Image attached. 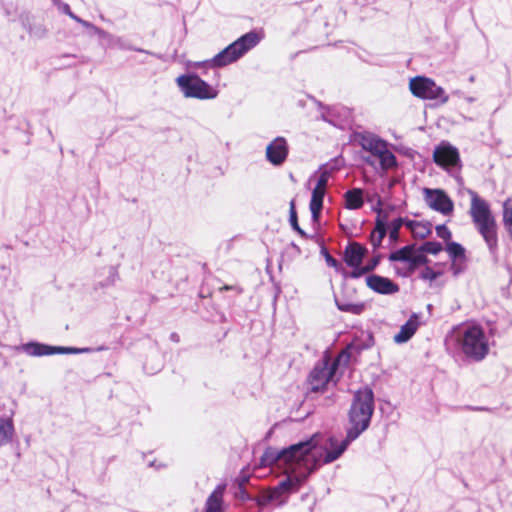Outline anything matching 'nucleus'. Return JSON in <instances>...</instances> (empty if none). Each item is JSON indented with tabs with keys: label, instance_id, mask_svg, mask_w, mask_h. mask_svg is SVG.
Instances as JSON below:
<instances>
[{
	"label": "nucleus",
	"instance_id": "nucleus-18",
	"mask_svg": "<svg viewBox=\"0 0 512 512\" xmlns=\"http://www.w3.org/2000/svg\"><path fill=\"white\" fill-rule=\"evenodd\" d=\"M19 349L32 357H41L55 354V346L40 343L37 341H30L22 344Z\"/></svg>",
	"mask_w": 512,
	"mask_h": 512
},
{
	"label": "nucleus",
	"instance_id": "nucleus-6",
	"mask_svg": "<svg viewBox=\"0 0 512 512\" xmlns=\"http://www.w3.org/2000/svg\"><path fill=\"white\" fill-rule=\"evenodd\" d=\"M176 83L186 98L215 99L218 91L196 73H186L176 78Z\"/></svg>",
	"mask_w": 512,
	"mask_h": 512
},
{
	"label": "nucleus",
	"instance_id": "nucleus-47",
	"mask_svg": "<svg viewBox=\"0 0 512 512\" xmlns=\"http://www.w3.org/2000/svg\"><path fill=\"white\" fill-rule=\"evenodd\" d=\"M221 290H234L236 291L238 294L242 293V288L239 287V286H230V285H225L221 288Z\"/></svg>",
	"mask_w": 512,
	"mask_h": 512
},
{
	"label": "nucleus",
	"instance_id": "nucleus-45",
	"mask_svg": "<svg viewBox=\"0 0 512 512\" xmlns=\"http://www.w3.org/2000/svg\"><path fill=\"white\" fill-rule=\"evenodd\" d=\"M420 224L421 223L418 222V221L409 220V219H406V218H405V221H404V225H406V227L408 229H410L412 233L414 232V230H416V227H419Z\"/></svg>",
	"mask_w": 512,
	"mask_h": 512
},
{
	"label": "nucleus",
	"instance_id": "nucleus-4",
	"mask_svg": "<svg viewBox=\"0 0 512 512\" xmlns=\"http://www.w3.org/2000/svg\"><path fill=\"white\" fill-rule=\"evenodd\" d=\"M260 42L259 34L252 30L237 40L229 44L219 53H217L212 59L205 60L202 62L195 63L196 67H224L227 66L245 55L249 50L254 48Z\"/></svg>",
	"mask_w": 512,
	"mask_h": 512
},
{
	"label": "nucleus",
	"instance_id": "nucleus-8",
	"mask_svg": "<svg viewBox=\"0 0 512 512\" xmlns=\"http://www.w3.org/2000/svg\"><path fill=\"white\" fill-rule=\"evenodd\" d=\"M411 93L421 99L439 100L440 104H445L449 100V96L444 89L425 76H416L409 82Z\"/></svg>",
	"mask_w": 512,
	"mask_h": 512
},
{
	"label": "nucleus",
	"instance_id": "nucleus-48",
	"mask_svg": "<svg viewBox=\"0 0 512 512\" xmlns=\"http://www.w3.org/2000/svg\"><path fill=\"white\" fill-rule=\"evenodd\" d=\"M78 23L82 24L84 27H87V28H92V29H95L96 31H98L99 29L97 27H95L92 23L86 21V20H83L81 19V21H78Z\"/></svg>",
	"mask_w": 512,
	"mask_h": 512
},
{
	"label": "nucleus",
	"instance_id": "nucleus-58",
	"mask_svg": "<svg viewBox=\"0 0 512 512\" xmlns=\"http://www.w3.org/2000/svg\"><path fill=\"white\" fill-rule=\"evenodd\" d=\"M468 101L472 102V101H474V99L473 98H468Z\"/></svg>",
	"mask_w": 512,
	"mask_h": 512
},
{
	"label": "nucleus",
	"instance_id": "nucleus-31",
	"mask_svg": "<svg viewBox=\"0 0 512 512\" xmlns=\"http://www.w3.org/2000/svg\"><path fill=\"white\" fill-rule=\"evenodd\" d=\"M418 249L426 254L437 255L443 250V246L437 241H426L418 247Z\"/></svg>",
	"mask_w": 512,
	"mask_h": 512
},
{
	"label": "nucleus",
	"instance_id": "nucleus-3",
	"mask_svg": "<svg viewBox=\"0 0 512 512\" xmlns=\"http://www.w3.org/2000/svg\"><path fill=\"white\" fill-rule=\"evenodd\" d=\"M457 344L466 358L481 362L489 354V341L482 326L471 324L457 333Z\"/></svg>",
	"mask_w": 512,
	"mask_h": 512
},
{
	"label": "nucleus",
	"instance_id": "nucleus-33",
	"mask_svg": "<svg viewBox=\"0 0 512 512\" xmlns=\"http://www.w3.org/2000/svg\"><path fill=\"white\" fill-rule=\"evenodd\" d=\"M321 255L324 257L325 259V262L326 264L329 266V267H332L335 269L336 272H339L342 270V265L341 263L336 259L334 258L328 251V249L326 248L325 245H322L321 246Z\"/></svg>",
	"mask_w": 512,
	"mask_h": 512
},
{
	"label": "nucleus",
	"instance_id": "nucleus-43",
	"mask_svg": "<svg viewBox=\"0 0 512 512\" xmlns=\"http://www.w3.org/2000/svg\"><path fill=\"white\" fill-rule=\"evenodd\" d=\"M61 10L63 13L68 15L71 19L75 20L76 22L81 21V18L71 11L70 6L67 3H61Z\"/></svg>",
	"mask_w": 512,
	"mask_h": 512
},
{
	"label": "nucleus",
	"instance_id": "nucleus-25",
	"mask_svg": "<svg viewBox=\"0 0 512 512\" xmlns=\"http://www.w3.org/2000/svg\"><path fill=\"white\" fill-rule=\"evenodd\" d=\"M452 262L456 261H467L466 249L458 242L449 241L445 247Z\"/></svg>",
	"mask_w": 512,
	"mask_h": 512
},
{
	"label": "nucleus",
	"instance_id": "nucleus-35",
	"mask_svg": "<svg viewBox=\"0 0 512 512\" xmlns=\"http://www.w3.org/2000/svg\"><path fill=\"white\" fill-rule=\"evenodd\" d=\"M386 235H387V232H385V231L373 229L371 236H370V241H371V244H372L374 250L381 247L382 241Z\"/></svg>",
	"mask_w": 512,
	"mask_h": 512
},
{
	"label": "nucleus",
	"instance_id": "nucleus-38",
	"mask_svg": "<svg viewBox=\"0 0 512 512\" xmlns=\"http://www.w3.org/2000/svg\"><path fill=\"white\" fill-rule=\"evenodd\" d=\"M436 234L439 238L443 239L444 241L449 242L451 241L452 233L447 228L445 224H440L435 227Z\"/></svg>",
	"mask_w": 512,
	"mask_h": 512
},
{
	"label": "nucleus",
	"instance_id": "nucleus-27",
	"mask_svg": "<svg viewBox=\"0 0 512 512\" xmlns=\"http://www.w3.org/2000/svg\"><path fill=\"white\" fill-rule=\"evenodd\" d=\"M376 157L379 158L380 166L383 170H388L397 166L396 156L388 149V143L381 149Z\"/></svg>",
	"mask_w": 512,
	"mask_h": 512
},
{
	"label": "nucleus",
	"instance_id": "nucleus-50",
	"mask_svg": "<svg viewBox=\"0 0 512 512\" xmlns=\"http://www.w3.org/2000/svg\"><path fill=\"white\" fill-rule=\"evenodd\" d=\"M291 247L296 251L297 254L301 253L300 248L295 243L292 242Z\"/></svg>",
	"mask_w": 512,
	"mask_h": 512
},
{
	"label": "nucleus",
	"instance_id": "nucleus-53",
	"mask_svg": "<svg viewBox=\"0 0 512 512\" xmlns=\"http://www.w3.org/2000/svg\"><path fill=\"white\" fill-rule=\"evenodd\" d=\"M321 119H322V120H324V121H326V122H330V121L327 119V117H326V115H325L324 113H322V115H321Z\"/></svg>",
	"mask_w": 512,
	"mask_h": 512
},
{
	"label": "nucleus",
	"instance_id": "nucleus-16",
	"mask_svg": "<svg viewBox=\"0 0 512 512\" xmlns=\"http://www.w3.org/2000/svg\"><path fill=\"white\" fill-rule=\"evenodd\" d=\"M357 140L362 149L370 152L373 156L381 153V149L387 144V141L369 132L357 134Z\"/></svg>",
	"mask_w": 512,
	"mask_h": 512
},
{
	"label": "nucleus",
	"instance_id": "nucleus-21",
	"mask_svg": "<svg viewBox=\"0 0 512 512\" xmlns=\"http://www.w3.org/2000/svg\"><path fill=\"white\" fill-rule=\"evenodd\" d=\"M345 208L358 210L364 205V191L361 188H352L344 193Z\"/></svg>",
	"mask_w": 512,
	"mask_h": 512
},
{
	"label": "nucleus",
	"instance_id": "nucleus-30",
	"mask_svg": "<svg viewBox=\"0 0 512 512\" xmlns=\"http://www.w3.org/2000/svg\"><path fill=\"white\" fill-rule=\"evenodd\" d=\"M405 218L397 217L391 221L388 228L389 240L391 243H395L399 240V231L404 225Z\"/></svg>",
	"mask_w": 512,
	"mask_h": 512
},
{
	"label": "nucleus",
	"instance_id": "nucleus-15",
	"mask_svg": "<svg viewBox=\"0 0 512 512\" xmlns=\"http://www.w3.org/2000/svg\"><path fill=\"white\" fill-rule=\"evenodd\" d=\"M367 253L368 249L364 245L355 241L349 242L344 249V262L347 266H359Z\"/></svg>",
	"mask_w": 512,
	"mask_h": 512
},
{
	"label": "nucleus",
	"instance_id": "nucleus-54",
	"mask_svg": "<svg viewBox=\"0 0 512 512\" xmlns=\"http://www.w3.org/2000/svg\"><path fill=\"white\" fill-rule=\"evenodd\" d=\"M318 107L321 108V109H326V107L321 103V102H318Z\"/></svg>",
	"mask_w": 512,
	"mask_h": 512
},
{
	"label": "nucleus",
	"instance_id": "nucleus-40",
	"mask_svg": "<svg viewBox=\"0 0 512 512\" xmlns=\"http://www.w3.org/2000/svg\"><path fill=\"white\" fill-rule=\"evenodd\" d=\"M329 178H330V172L327 170L322 171L317 179V183H316L315 187L326 190Z\"/></svg>",
	"mask_w": 512,
	"mask_h": 512
},
{
	"label": "nucleus",
	"instance_id": "nucleus-36",
	"mask_svg": "<svg viewBox=\"0 0 512 512\" xmlns=\"http://www.w3.org/2000/svg\"><path fill=\"white\" fill-rule=\"evenodd\" d=\"M503 224H512V199L503 203Z\"/></svg>",
	"mask_w": 512,
	"mask_h": 512
},
{
	"label": "nucleus",
	"instance_id": "nucleus-56",
	"mask_svg": "<svg viewBox=\"0 0 512 512\" xmlns=\"http://www.w3.org/2000/svg\"><path fill=\"white\" fill-rule=\"evenodd\" d=\"M54 4H61V0H52Z\"/></svg>",
	"mask_w": 512,
	"mask_h": 512
},
{
	"label": "nucleus",
	"instance_id": "nucleus-14",
	"mask_svg": "<svg viewBox=\"0 0 512 512\" xmlns=\"http://www.w3.org/2000/svg\"><path fill=\"white\" fill-rule=\"evenodd\" d=\"M469 193L471 194L470 215L473 223L476 224L493 218L494 216L492 215L488 203L480 198L476 192L469 191Z\"/></svg>",
	"mask_w": 512,
	"mask_h": 512
},
{
	"label": "nucleus",
	"instance_id": "nucleus-23",
	"mask_svg": "<svg viewBox=\"0 0 512 512\" xmlns=\"http://www.w3.org/2000/svg\"><path fill=\"white\" fill-rule=\"evenodd\" d=\"M416 244L405 245L388 255V260L391 262L407 263L409 257L415 252Z\"/></svg>",
	"mask_w": 512,
	"mask_h": 512
},
{
	"label": "nucleus",
	"instance_id": "nucleus-7",
	"mask_svg": "<svg viewBox=\"0 0 512 512\" xmlns=\"http://www.w3.org/2000/svg\"><path fill=\"white\" fill-rule=\"evenodd\" d=\"M339 365V358L331 360L328 356H324L318 361L308 376L311 392L316 393L326 390L329 382L333 381Z\"/></svg>",
	"mask_w": 512,
	"mask_h": 512
},
{
	"label": "nucleus",
	"instance_id": "nucleus-29",
	"mask_svg": "<svg viewBox=\"0 0 512 512\" xmlns=\"http://www.w3.org/2000/svg\"><path fill=\"white\" fill-rule=\"evenodd\" d=\"M289 223L292 227V229L297 232V234L304 238V239H309V238H312V236H309L300 226H299V223H298V216H297V211H296V207H295V201L292 200L290 202V205H289Z\"/></svg>",
	"mask_w": 512,
	"mask_h": 512
},
{
	"label": "nucleus",
	"instance_id": "nucleus-17",
	"mask_svg": "<svg viewBox=\"0 0 512 512\" xmlns=\"http://www.w3.org/2000/svg\"><path fill=\"white\" fill-rule=\"evenodd\" d=\"M226 484L221 483L211 492L205 502L204 512H225L224 511V493Z\"/></svg>",
	"mask_w": 512,
	"mask_h": 512
},
{
	"label": "nucleus",
	"instance_id": "nucleus-22",
	"mask_svg": "<svg viewBox=\"0 0 512 512\" xmlns=\"http://www.w3.org/2000/svg\"><path fill=\"white\" fill-rule=\"evenodd\" d=\"M429 262H430L429 258L424 253H422L418 249V247L416 246L415 252L413 253V255L411 257H409V259L407 261V271H406V273H401L399 271L397 273L399 275L403 276V277L410 276L420 266H425L426 267Z\"/></svg>",
	"mask_w": 512,
	"mask_h": 512
},
{
	"label": "nucleus",
	"instance_id": "nucleus-13",
	"mask_svg": "<svg viewBox=\"0 0 512 512\" xmlns=\"http://www.w3.org/2000/svg\"><path fill=\"white\" fill-rule=\"evenodd\" d=\"M366 285L374 292L382 295H392L399 291V285L391 279L377 274L366 277Z\"/></svg>",
	"mask_w": 512,
	"mask_h": 512
},
{
	"label": "nucleus",
	"instance_id": "nucleus-12",
	"mask_svg": "<svg viewBox=\"0 0 512 512\" xmlns=\"http://www.w3.org/2000/svg\"><path fill=\"white\" fill-rule=\"evenodd\" d=\"M479 234L483 237L489 252L495 255L498 251L497 224L495 218H491L475 224Z\"/></svg>",
	"mask_w": 512,
	"mask_h": 512
},
{
	"label": "nucleus",
	"instance_id": "nucleus-44",
	"mask_svg": "<svg viewBox=\"0 0 512 512\" xmlns=\"http://www.w3.org/2000/svg\"><path fill=\"white\" fill-rule=\"evenodd\" d=\"M117 278H118V270L115 266H111L109 268V276H108L106 285L114 284Z\"/></svg>",
	"mask_w": 512,
	"mask_h": 512
},
{
	"label": "nucleus",
	"instance_id": "nucleus-5",
	"mask_svg": "<svg viewBox=\"0 0 512 512\" xmlns=\"http://www.w3.org/2000/svg\"><path fill=\"white\" fill-rule=\"evenodd\" d=\"M307 481V474L296 477L286 476L284 480L280 481L277 486L270 491L263 493L253 498V502L257 506L263 508L271 503L283 504L288 495L297 492L300 487Z\"/></svg>",
	"mask_w": 512,
	"mask_h": 512
},
{
	"label": "nucleus",
	"instance_id": "nucleus-9",
	"mask_svg": "<svg viewBox=\"0 0 512 512\" xmlns=\"http://www.w3.org/2000/svg\"><path fill=\"white\" fill-rule=\"evenodd\" d=\"M426 204L433 210L449 215L453 212L454 204L447 193L442 189H423Z\"/></svg>",
	"mask_w": 512,
	"mask_h": 512
},
{
	"label": "nucleus",
	"instance_id": "nucleus-34",
	"mask_svg": "<svg viewBox=\"0 0 512 512\" xmlns=\"http://www.w3.org/2000/svg\"><path fill=\"white\" fill-rule=\"evenodd\" d=\"M90 351H91L90 348L55 346V354H81V353H87Z\"/></svg>",
	"mask_w": 512,
	"mask_h": 512
},
{
	"label": "nucleus",
	"instance_id": "nucleus-46",
	"mask_svg": "<svg viewBox=\"0 0 512 512\" xmlns=\"http://www.w3.org/2000/svg\"><path fill=\"white\" fill-rule=\"evenodd\" d=\"M241 499L244 501H251L253 502V498L255 496L250 495L245 489H240Z\"/></svg>",
	"mask_w": 512,
	"mask_h": 512
},
{
	"label": "nucleus",
	"instance_id": "nucleus-32",
	"mask_svg": "<svg viewBox=\"0 0 512 512\" xmlns=\"http://www.w3.org/2000/svg\"><path fill=\"white\" fill-rule=\"evenodd\" d=\"M349 267L352 268V270L350 272L345 270L343 267H342V270L340 271V273L342 274V276L344 278L358 279L368 273L366 267L362 266V264L359 266H349Z\"/></svg>",
	"mask_w": 512,
	"mask_h": 512
},
{
	"label": "nucleus",
	"instance_id": "nucleus-49",
	"mask_svg": "<svg viewBox=\"0 0 512 512\" xmlns=\"http://www.w3.org/2000/svg\"><path fill=\"white\" fill-rule=\"evenodd\" d=\"M368 341H369V342H368L367 344H365L364 346H362L361 348H369V347H371V346H372V344H373V338H372V336H371V335H369V337H368Z\"/></svg>",
	"mask_w": 512,
	"mask_h": 512
},
{
	"label": "nucleus",
	"instance_id": "nucleus-1",
	"mask_svg": "<svg viewBox=\"0 0 512 512\" xmlns=\"http://www.w3.org/2000/svg\"><path fill=\"white\" fill-rule=\"evenodd\" d=\"M319 434H314L310 438L299 441L288 447L277 449L268 447L260 458V467L283 468L286 476L300 477L307 474V479L312 473L317 471L324 458L323 446L320 444Z\"/></svg>",
	"mask_w": 512,
	"mask_h": 512
},
{
	"label": "nucleus",
	"instance_id": "nucleus-37",
	"mask_svg": "<svg viewBox=\"0 0 512 512\" xmlns=\"http://www.w3.org/2000/svg\"><path fill=\"white\" fill-rule=\"evenodd\" d=\"M442 273L440 271H434L428 265L423 269L420 273L419 277L422 280L434 281L436 280Z\"/></svg>",
	"mask_w": 512,
	"mask_h": 512
},
{
	"label": "nucleus",
	"instance_id": "nucleus-11",
	"mask_svg": "<svg viewBox=\"0 0 512 512\" xmlns=\"http://www.w3.org/2000/svg\"><path fill=\"white\" fill-rule=\"evenodd\" d=\"M289 154V145L284 137L278 136L266 147V159L273 166H281Z\"/></svg>",
	"mask_w": 512,
	"mask_h": 512
},
{
	"label": "nucleus",
	"instance_id": "nucleus-51",
	"mask_svg": "<svg viewBox=\"0 0 512 512\" xmlns=\"http://www.w3.org/2000/svg\"><path fill=\"white\" fill-rule=\"evenodd\" d=\"M171 340L173 341H178L179 340V336L176 334V333H172L171 336H170Z\"/></svg>",
	"mask_w": 512,
	"mask_h": 512
},
{
	"label": "nucleus",
	"instance_id": "nucleus-41",
	"mask_svg": "<svg viewBox=\"0 0 512 512\" xmlns=\"http://www.w3.org/2000/svg\"><path fill=\"white\" fill-rule=\"evenodd\" d=\"M466 268V262L463 261L452 262L450 266V270L452 271V274L454 276H458L459 274L463 273L466 270Z\"/></svg>",
	"mask_w": 512,
	"mask_h": 512
},
{
	"label": "nucleus",
	"instance_id": "nucleus-20",
	"mask_svg": "<svg viewBox=\"0 0 512 512\" xmlns=\"http://www.w3.org/2000/svg\"><path fill=\"white\" fill-rule=\"evenodd\" d=\"M325 194H326L325 189H320V188L314 187V189L312 190L309 207H310L313 222H319V220H320Z\"/></svg>",
	"mask_w": 512,
	"mask_h": 512
},
{
	"label": "nucleus",
	"instance_id": "nucleus-24",
	"mask_svg": "<svg viewBox=\"0 0 512 512\" xmlns=\"http://www.w3.org/2000/svg\"><path fill=\"white\" fill-rule=\"evenodd\" d=\"M382 199L378 197L377 206L373 208L377 216L375 219V230L388 232L389 228V214L381 208Z\"/></svg>",
	"mask_w": 512,
	"mask_h": 512
},
{
	"label": "nucleus",
	"instance_id": "nucleus-39",
	"mask_svg": "<svg viewBox=\"0 0 512 512\" xmlns=\"http://www.w3.org/2000/svg\"><path fill=\"white\" fill-rule=\"evenodd\" d=\"M431 234V228L427 224H420L419 227H416V230L413 232V236L419 239H425Z\"/></svg>",
	"mask_w": 512,
	"mask_h": 512
},
{
	"label": "nucleus",
	"instance_id": "nucleus-42",
	"mask_svg": "<svg viewBox=\"0 0 512 512\" xmlns=\"http://www.w3.org/2000/svg\"><path fill=\"white\" fill-rule=\"evenodd\" d=\"M381 259H382V255L381 254H377L375 255L374 257H372L368 263L365 265L368 273L374 271L377 266L380 264L381 262Z\"/></svg>",
	"mask_w": 512,
	"mask_h": 512
},
{
	"label": "nucleus",
	"instance_id": "nucleus-19",
	"mask_svg": "<svg viewBox=\"0 0 512 512\" xmlns=\"http://www.w3.org/2000/svg\"><path fill=\"white\" fill-rule=\"evenodd\" d=\"M418 326V315L413 313L405 324L401 326L400 331L394 336V341L399 344L409 341L417 331Z\"/></svg>",
	"mask_w": 512,
	"mask_h": 512
},
{
	"label": "nucleus",
	"instance_id": "nucleus-52",
	"mask_svg": "<svg viewBox=\"0 0 512 512\" xmlns=\"http://www.w3.org/2000/svg\"><path fill=\"white\" fill-rule=\"evenodd\" d=\"M76 56L75 55H70V54H64L61 56V58H75Z\"/></svg>",
	"mask_w": 512,
	"mask_h": 512
},
{
	"label": "nucleus",
	"instance_id": "nucleus-2",
	"mask_svg": "<svg viewBox=\"0 0 512 512\" xmlns=\"http://www.w3.org/2000/svg\"><path fill=\"white\" fill-rule=\"evenodd\" d=\"M374 407V392L370 387L365 386L354 393L348 411L346 436L341 442H338L335 437L328 439L329 447L323 446L325 453L323 462L325 464L332 463L340 458L351 442L368 429L374 413Z\"/></svg>",
	"mask_w": 512,
	"mask_h": 512
},
{
	"label": "nucleus",
	"instance_id": "nucleus-10",
	"mask_svg": "<svg viewBox=\"0 0 512 512\" xmlns=\"http://www.w3.org/2000/svg\"><path fill=\"white\" fill-rule=\"evenodd\" d=\"M433 160L437 166L444 169L460 166V156L457 148L445 141L434 149Z\"/></svg>",
	"mask_w": 512,
	"mask_h": 512
},
{
	"label": "nucleus",
	"instance_id": "nucleus-57",
	"mask_svg": "<svg viewBox=\"0 0 512 512\" xmlns=\"http://www.w3.org/2000/svg\"><path fill=\"white\" fill-rule=\"evenodd\" d=\"M38 30H40L42 33H44V32H45V29H42L41 27H39V29H38Z\"/></svg>",
	"mask_w": 512,
	"mask_h": 512
},
{
	"label": "nucleus",
	"instance_id": "nucleus-28",
	"mask_svg": "<svg viewBox=\"0 0 512 512\" xmlns=\"http://www.w3.org/2000/svg\"><path fill=\"white\" fill-rule=\"evenodd\" d=\"M335 304L340 311L351 313L353 315H360L365 310L364 303H351L338 299L337 297H335Z\"/></svg>",
	"mask_w": 512,
	"mask_h": 512
},
{
	"label": "nucleus",
	"instance_id": "nucleus-26",
	"mask_svg": "<svg viewBox=\"0 0 512 512\" xmlns=\"http://www.w3.org/2000/svg\"><path fill=\"white\" fill-rule=\"evenodd\" d=\"M14 425L10 418L0 417V447L8 444L13 437Z\"/></svg>",
	"mask_w": 512,
	"mask_h": 512
},
{
	"label": "nucleus",
	"instance_id": "nucleus-55",
	"mask_svg": "<svg viewBox=\"0 0 512 512\" xmlns=\"http://www.w3.org/2000/svg\"><path fill=\"white\" fill-rule=\"evenodd\" d=\"M365 161H366V163L373 165V162L371 161V159L367 158V159H365Z\"/></svg>",
	"mask_w": 512,
	"mask_h": 512
}]
</instances>
